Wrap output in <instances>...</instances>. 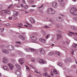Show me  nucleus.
I'll use <instances>...</instances> for the list:
<instances>
[{"instance_id": "obj_1", "label": "nucleus", "mask_w": 77, "mask_h": 77, "mask_svg": "<svg viewBox=\"0 0 77 77\" xmlns=\"http://www.w3.org/2000/svg\"><path fill=\"white\" fill-rule=\"evenodd\" d=\"M0 15L2 17H4L6 15V14H10L11 12L10 10H8V11H2L0 10Z\"/></svg>"}, {"instance_id": "obj_2", "label": "nucleus", "mask_w": 77, "mask_h": 77, "mask_svg": "<svg viewBox=\"0 0 77 77\" xmlns=\"http://www.w3.org/2000/svg\"><path fill=\"white\" fill-rule=\"evenodd\" d=\"M70 13L73 15H77V10L75 8H72L70 10Z\"/></svg>"}, {"instance_id": "obj_3", "label": "nucleus", "mask_w": 77, "mask_h": 77, "mask_svg": "<svg viewBox=\"0 0 77 77\" xmlns=\"http://www.w3.org/2000/svg\"><path fill=\"white\" fill-rule=\"evenodd\" d=\"M47 12L49 14H55V11L52 8H49L47 10Z\"/></svg>"}, {"instance_id": "obj_4", "label": "nucleus", "mask_w": 77, "mask_h": 77, "mask_svg": "<svg viewBox=\"0 0 77 77\" xmlns=\"http://www.w3.org/2000/svg\"><path fill=\"white\" fill-rule=\"evenodd\" d=\"M15 73L17 75V77H21V72L19 70H17L15 71Z\"/></svg>"}, {"instance_id": "obj_5", "label": "nucleus", "mask_w": 77, "mask_h": 77, "mask_svg": "<svg viewBox=\"0 0 77 77\" xmlns=\"http://www.w3.org/2000/svg\"><path fill=\"white\" fill-rule=\"evenodd\" d=\"M25 50L26 51H31L32 52H33L36 51V50L33 48H25Z\"/></svg>"}, {"instance_id": "obj_6", "label": "nucleus", "mask_w": 77, "mask_h": 77, "mask_svg": "<svg viewBox=\"0 0 77 77\" xmlns=\"http://www.w3.org/2000/svg\"><path fill=\"white\" fill-rule=\"evenodd\" d=\"M52 6L54 8H57V3L56 2H54L52 3Z\"/></svg>"}, {"instance_id": "obj_7", "label": "nucleus", "mask_w": 77, "mask_h": 77, "mask_svg": "<svg viewBox=\"0 0 77 77\" xmlns=\"http://www.w3.org/2000/svg\"><path fill=\"white\" fill-rule=\"evenodd\" d=\"M3 60L2 62L4 63H7L8 62V60L5 57H4L3 59Z\"/></svg>"}, {"instance_id": "obj_8", "label": "nucleus", "mask_w": 77, "mask_h": 77, "mask_svg": "<svg viewBox=\"0 0 77 77\" xmlns=\"http://www.w3.org/2000/svg\"><path fill=\"white\" fill-rule=\"evenodd\" d=\"M8 66H9L10 69L11 70H12L13 68H14V66L11 63H8Z\"/></svg>"}, {"instance_id": "obj_9", "label": "nucleus", "mask_w": 77, "mask_h": 77, "mask_svg": "<svg viewBox=\"0 0 77 77\" xmlns=\"http://www.w3.org/2000/svg\"><path fill=\"white\" fill-rule=\"evenodd\" d=\"M2 51L4 53H5V54H9V51L7 50H6L5 49H2Z\"/></svg>"}, {"instance_id": "obj_10", "label": "nucleus", "mask_w": 77, "mask_h": 77, "mask_svg": "<svg viewBox=\"0 0 77 77\" xmlns=\"http://www.w3.org/2000/svg\"><path fill=\"white\" fill-rule=\"evenodd\" d=\"M30 37L32 40H33L34 41H36V40H37V38H36V37L33 36L32 35H31Z\"/></svg>"}, {"instance_id": "obj_11", "label": "nucleus", "mask_w": 77, "mask_h": 77, "mask_svg": "<svg viewBox=\"0 0 77 77\" xmlns=\"http://www.w3.org/2000/svg\"><path fill=\"white\" fill-rule=\"evenodd\" d=\"M39 52H40V53H41V54H45V51L44 49L41 48L39 50Z\"/></svg>"}, {"instance_id": "obj_12", "label": "nucleus", "mask_w": 77, "mask_h": 77, "mask_svg": "<svg viewBox=\"0 0 77 77\" xmlns=\"http://www.w3.org/2000/svg\"><path fill=\"white\" fill-rule=\"evenodd\" d=\"M30 21L31 23H35V20L33 18H30Z\"/></svg>"}, {"instance_id": "obj_13", "label": "nucleus", "mask_w": 77, "mask_h": 77, "mask_svg": "<svg viewBox=\"0 0 77 77\" xmlns=\"http://www.w3.org/2000/svg\"><path fill=\"white\" fill-rule=\"evenodd\" d=\"M15 66L17 67V68L19 69H21V66H20V65H19L18 64H16L15 65Z\"/></svg>"}, {"instance_id": "obj_14", "label": "nucleus", "mask_w": 77, "mask_h": 77, "mask_svg": "<svg viewBox=\"0 0 77 77\" xmlns=\"http://www.w3.org/2000/svg\"><path fill=\"white\" fill-rule=\"evenodd\" d=\"M19 62L21 65H23L24 63V60L23 59H20L19 60Z\"/></svg>"}, {"instance_id": "obj_15", "label": "nucleus", "mask_w": 77, "mask_h": 77, "mask_svg": "<svg viewBox=\"0 0 77 77\" xmlns=\"http://www.w3.org/2000/svg\"><path fill=\"white\" fill-rule=\"evenodd\" d=\"M39 62L41 63H46V62L42 60H39Z\"/></svg>"}, {"instance_id": "obj_16", "label": "nucleus", "mask_w": 77, "mask_h": 77, "mask_svg": "<svg viewBox=\"0 0 77 77\" xmlns=\"http://www.w3.org/2000/svg\"><path fill=\"white\" fill-rule=\"evenodd\" d=\"M3 68L4 69H5V70H6V71H8L9 70V68H8V66H3Z\"/></svg>"}, {"instance_id": "obj_17", "label": "nucleus", "mask_w": 77, "mask_h": 77, "mask_svg": "<svg viewBox=\"0 0 77 77\" xmlns=\"http://www.w3.org/2000/svg\"><path fill=\"white\" fill-rule=\"evenodd\" d=\"M39 40L40 41L42 42H43L44 43H45L46 42V40L44 39H43L42 38H40Z\"/></svg>"}, {"instance_id": "obj_18", "label": "nucleus", "mask_w": 77, "mask_h": 77, "mask_svg": "<svg viewBox=\"0 0 77 77\" xmlns=\"http://www.w3.org/2000/svg\"><path fill=\"white\" fill-rule=\"evenodd\" d=\"M57 21H62V19H61V18H60V17H57Z\"/></svg>"}, {"instance_id": "obj_19", "label": "nucleus", "mask_w": 77, "mask_h": 77, "mask_svg": "<svg viewBox=\"0 0 77 77\" xmlns=\"http://www.w3.org/2000/svg\"><path fill=\"white\" fill-rule=\"evenodd\" d=\"M19 38H21V39H22L23 41H24V37H23V36L22 35H20L19 36Z\"/></svg>"}, {"instance_id": "obj_20", "label": "nucleus", "mask_w": 77, "mask_h": 77, "mask_svg": "<svg viewBox=\"0 0 77 77\" xmlns=\"http://www.w3.org/2000/svg\"><path fill=\"white\" fill-rule=\"evenodd\" d=\"M62 37V35H61L60 34H57V39H60V38Z\"/></svg>"}, {"instance_id": "obj_21", "label": "nucleus", "mask_w": 77, "mask_h": 77, "mask_svg": "<svg viewBox=\"0 0 77 77\" xmlns=\"http://www.w3.org/2000/svg\"><path fill=\"white\" fill-rule=\"evenodd\" d=\"M73 47H74V48H76L77 47V44L74 43L72 45Z\"/></svg>"}, {"instance_id": "obj_22", "label": "nucleus", "mask_w": 77, "mask_h": 77, "mask_svg": "<svg viewBox=\"0 0 77 77\" xmlns=\"http://www.w3.org/2000/svg\"><path fill=\"white\" fill-rule=\"evenodd\" d=\"M15 6H16L17 8H20V3H18L17 4H15Z\"/></svg>"}, {"instance_id": "obj_23", "label": "nucleus", "mask_w": 77, "mask_h": 77, "mask_svg": "<svg viewBox=\"0 0 77 77\" xmlns=\"http://www.w3.org/2000/svg\"><path fill=\"white\" fill-rule=\"evenodd\" d=\"M54 54V53L53 52H50L48 54V55L49 56H52Z\"/></svg>"}, {"instance_id": "obj_24", "label": "nucleus", "mask_w": 77, "mask_h": 77, "mask_svg": "<svg viewBox=\"0 0 77 77\" xmlns=\"http://www.w3.org/2000/svg\"><path fill=\"white\" fill-rule=\"evenodd\" d=\"M53 71H54V73L55 74H58L57 72V71H56V69H54L53 70Z\"/></svg>"}, {"instance_id": "obj_25", "label": "nucleus", "mask_w": 77, "mask_h": 77, "mask_svg": "<svg viewBox=\"0 0 77 77\" xmlns=\"http://www.w3.org/2000/svg\"><path fill=\"white\" fill-rule=\"evenodd\" d=\"M25 67H26V70H27V71H29V70H30V69H29V67L26 66H25Z\"/></svg>"}, {"instance_id": "obj_26", "label": "nucleus", "mask_w": 77, "mask_h": 77, "mask_svg": "<svg viewBox=\"0 0 77 77\" xmlns=\"http://www.w3.org/2000/svg\"><path fill=\"white\" fill-rule=\"evenodd\" d=\"M56 54L58 56H60V53L59 52H56Z\"/></svg>"}, {"instance_id": "obj_27", "label": "nucleus", "mask_w": 77, "mask_h": 77, "mask_svg": "<svg viewBox=\"0 0 77 77\" xmlns=\"http://www.w3.org/2000/svg\"><path fill=\"white\" fill-rule=\"evenodd\" d=\"M43 75L44 76H47V75H48V73L47 72H46L45 73H44Z\"/></svg>"}, {"instance_id": "obj_28", "label": "nucleus", "mask_w": 77, "mask_h": 77, "mask_svg": "<svg viewBox=\"0 0 77 77\" xmlns=\"http://www.w3.org/2000/svg\"><path fill=\"white\" fill-rule=\"evenodd\" d=\"M18 15V12H16L15 14H14V17H17Z\"/></svg>"}, {"instance_id": "obj_29", "label": "nucleus", "mask_w": 77, "mask_h": 77, "mask_svg": "<svg viewBox=\"0 0 77 77\" xmlns=\"http://www.w3.org/2000/svg\"><path fill=\"white\" fill-rule=\"evenodd\" d=\"M58 65L60 66H63V65L60 63H59L58 64Z\"/></svg>"}, {"instance_id": "obj_30", "label": "nucleus", "mask_w": 77, "mask_h": 77, "mask_svg": "<svg viewBox=\"0 0 77 77\" xmlns=\"http://www.w3.org/2000/svg\"><path fill=\"white\" fill-rule=\"evenodd\" d=\"M60 5L61 6H65V3H63L60 4Z\"/></svg>"}, {"instance_id": "obj_31", "label": "nucleus", "mask_w": 77, "mask_h": 77, "mask_svg": "<svg viewBox=\"0 0 77 77\" xmlns=\"http://www.w3.org/2000/svg\"><path fill=\"white\" fill-rule=\"evenodd\" d=\"M69 33H72V34H73L74 35H77V33H74L70 31H69Z\"/></svg>"}, {"instance_id": "obj_32", "label": "nucleus", "mask_w": 77, "mask_h": 77, "mask_svg": "<svg viewBox=\"0 0 77 77\" xmlns=\"http://www.w3.org/2000/svg\"><path fill=\"white\" fill-rule=\"evenodd\" d=\"M35 72H36V73H37V74H40V72H38V71H37V70H35Z\"/></svg>"}, {"instance_id": "obj_33", "label": "nucleus", "mask_w": 77, "mask_h": 77, "mask_svg": "<svg viewBox=\"0 0 77 77\" xmlns=\"http://www.w3.org/2000/svg\"><path fill=\"white\" fill-rule=\"evenodd\" d=\"M50 35L49 34L46 37V39H48V37H50Z\"/></svg>"}, {"instance_id": "obj_34", "label": "nucleus", "mask_w": 77, "mask_h": 77, "mask_svg": "<svg viewBox=\"0 0 77 77\" xmlns=\"http://www.w3.org/2000/svg\"><path fill=\"white\" fill-rule=\"evenodd\" d=\"M12 4H11L9 6V7H8V9H9V8L10 9H12Z\"/></svg>"}, {"instance_id": "obj_35", "label": "nucleus", "mask_w": 77, "mask_h": 77, "mask_svg": "<svg viewBox=\"0 0 77 77\" xmlns=\"http://www.w3.org/2000/svg\"><path fill=\"white\" fill-rule=\"evenodd\" d=\"M70 62L69 60H64V62L65 63H66L67 62Z\"/></svg>"}, {"instance_id": "obj_36", "label": "nucleus", "mask_w": 77, "mask_h": 77, "mask_svg": "<svg viewBox=\"0 0 77 77\" xmlns=\"http://www.w3.org/2000/svg\"><path fill=\"white\" fill-rule=\"evenodd\" d=\"M24 8H25V9H27L28 8V6H27V5H26L24 7Z\"/></svg>"}, {"instance_id": "obj_37", "label": "nucleus", "mask_w": 77, "mask_h": 77, "mask_svg": "<svg viewBox=\"0 0 77 77\" xmlns=\"http://www.w3.org/2000/svg\"><path fill=\"white\" fill-rule=\"evenodd\" d=\"M44 27L45 28H50L49 26H48L47 25H45Z\"/></svg>"}, {"instance_id": "obj_38", "label": "nucleus", "mask_w": 77, "mask_h": 77, "mask_svg": "<svg viewBox=\"0 0 77 77\" xmlns=\"http://www.w3.org/2000/svg\"><path fill=\"white\" fill-rule=\"evenodd\" d=\"M71 29H74V28H75V26H72L71 27Z\"/></svg>"}, {"instance_id": "obj_39", "label": "nucleus", "mask_w": 77, "mask_h": 77, "mask_svg": "<svg viewBox=\"0 0 77 77\" xmlns=\"http://www.w3.org/2000/svg\"><path fill=\"white\" fill-rule=\"evenodd\" d=\"M16 43L17 44H21V42H16Z\"/></svg>"}, {"instance_id": "obj_40", "label": "nucleus", "mask_w": 77, "mask_h": 77, "mask_svg": "<svg viewBox=\"0 0 77 77\" xmlns=\"http://www.w3.org/2000/svg\"><path fill=\"white\" fill-rule=\"evenodd\" d=\"M34 1H29V3H34Z\"/></svg>"}, {"instance_id": "obj_41", "label": "nucleus", "mask_w": 77, "mask_h": 77, "mask_svg": "<svg viewBox=\"0 0 77 77\" xmlns=\"http://www.w3.org/2000/svg\"><path fill=\"white\" fill-rule=\"evenodd\" d=\"M22 3L23 4H26V2H25V1L24 0H23L22 1Z\"/></svg>"}, {"instance_id": "obj_42", "label": "nucleus", "mask_w": 77, "mask_h": 77, "mask_svg": "<svg viewBox=\"0 0 77 77\" xmlns=\"http://www.w3.org/2000/svg\"><path fill=\"white\" fill-rule=\"evenodd\" d=\"M31 61L33 62H35V60L34 59H32Z\"/></svg>"}, {"instance_id": "obj_43", "label": "nucleus", "mask_w": 77, "mask_h": 77, "mask_svg": "<svg viewBox=\"0 0 77 77\" xmlns=\"http://www.w3.org/2000/svg\"><path fill=\"white\" fill-rule=\"evenodd\" d=\"M73 20H77V17H76L75 18L74 17L73 18Z\"/></svg>"}, {"instance_id": "obj_44", "label": "nucleus", "mask_w": 77, "mask_h": 77, "mask_svg": "<svg viewBox=\"0 0 77 77\" xmlns=\"http://www.w3.org/2000/svg\"><path fill=\"white\" fill-rule=\"evenodd\" d=\"M74 51H72L71 52V54H72V55H73V54H74Z\"/></svg>"}, {"instance_id": "obj_45", "label": "nucleus", "mask_w": 77, "mask_h": 77, "mask_svg": "<svg viewBox=\"0 0 77 77\" xmlns=\"http://www.w3.org/2000/svg\"><path fill=\"white\" fill-rule=\"evenodd\" d=\"M3 8V6L1 5H0V9H2Z\"/></svg>"}, {"instance_id": "obj_46", "label": "nucleus", "mask_w": 77, "mask_h": 77, "mask_svg": "<svg viewBox=\"0 0 77 77\" xmlns=\"http://www.w3.org/2000/svg\"><path fill=\"white\" fill-rule=\"evenodd\" d=\"M56 26H57V27H59L60 26V25H59V24H56Z\"/></svg>"}, {"instance_id": "obj_47", "label": "nucleus", "mask_w": 77, "mask_h": 77, "mask_svg": "<svg viewBox=\"0 0 77 77\" xmlns=\"http://www.w3.org/2000/svg\"><path fill=\"white\" fill-rule=\"evenodd\" d=\"M49 21L51 22V23H53V20L51 19L49 20Z\"/></svg>"}, {"instance_id": "obj_48", "label": "nucleus", "mask_w": 77, "mask_h": 77, "mask_svg": "<svg viewBox=\"0 0 77 77\" xmlns=\"http://www.w3.org/2000/svg\"><path fill=\"white\" fill-rule=\"evenodd\" d=\"M5 29V28H3L2 29H1V32H3L4 31V29Z\"/></svg>"}, {"instance_id": "obj_49", "label": "nucleus", "mask_w": 77, "mask_h": 77, "mask_svg": "<svg viewBox=\"0 0 77 77\" xmlns=\"http://www.w3.org/2000/svg\"><path fill=\"white\" fill-rule=\"evenodd\" d=\"M29 66H30V67H31V68H34V69L35 68L34 67H33V66H32V65H29Z\"/></svg>"}, {"instance_id": "obj_50", "label": "nucleus", "mask_w": 77, "mask_h": 77, "mask_svg": "<svg viewBox=\"0 0 77 77\" xmlns=\"http://www.w3.org/2000/svg\"><path fill=\"white\" fill-rule=\"evenodd\" d=\"M33 34L34 35H38V34H37V33H33Z\"/></svg>"}, {"instance_id": "obj_51", "label": "nucleus", "mask_w": 77, "mask_h": 77, "mask_svg": "<svg viewBox=\"0 0 77 77\" xmlns=\"http://www.w3.org/2000/svg\"><path fill=\"white\" fill-rule=\"evenodd\" d=\"M59 1L60 2H62L63 1V0H59Z\"/></svg>"}, {"instance_id": "obj_52", "label": "nucleus", "mask_w": 77, "mask_h": 77, "mask_svg": "<svg viewBox=\"0 0 77 77\" xmlns=\"http://www.w3.org/2000/svg\"><path fill=\"white\" fill-rule=\"evenodd\" d=\"M68 34L70 36H72V34L70 33H68Z\"/></svg>"}, {"instance_id": "obj_53", "label": "nucleus", "mask_w": 77, "mask_h": 77, "mask_svg": "<svg viewBox=\"0 0 77 77\" xmlns=\"http://www.w3.org/2000/svg\"><path fill=\"white\" fill-rule=\"evenodd\" d=\"M51 76H52V77H53V73L51 72Z\"/></svg>"}, {"instance_id": "obj_54", "label": "nucleus", "mask_w": 77, "mask_h": 77, "mask_svg": "<svg viewBox=\"0 0 77 77\" xmlns=\"http://www.w3.org/2000/svg\"><path fill=\"white\" fill-rule=\"evenodd\" d=\"M5 26H9V24L7 23V24H5Z\"/></svg>"}, {"instance_id": "obj_55", "label": "nucleus", "mask_w": 77, "mask_h": 77, "mask_svg": "<svg viewBox=\"0 0 77 77\" xmlns=\"http://www.w3.org/2000/svg\"><path fill=\"white\" fill-rule=\"evenodd\" d=\"M73 30H77V28L75 27Z\"/></svg>"}, {"instance_id": "obj_56", "label": "nucleus", "mask_w": 77, "mask_h": 77, "mask_svg": "<svg viewBox=\"0 0 77 77\" xmlns=\"http://www.w3.org/2000/svg\"><path fill=\"white\" fill-rule=\"evenodd\" d=\"M20 5H21V7L22 8H23V4H21Z\"/></svg>"}, {"instance_id": "obj_57", "label": "nucleus", "mask_w": 77, "mask_h": 77, "mask_svg": "<svg viewBox=\"0 0 77 77\" xmlns=\"http://www.w3.org/2000/svg\"><path fill=\"white\" fill-rule=\"evenodd\" d=\"M73 68H76V65H74L73 66Z\"/></svg>"}, {"instance_id": "obj_58", "label": "nucleus", "mask_w": 77, "mask_h": 77, "mask_svg": "<svg viewBox=\"0 0 77 77\" xmlns=\"http://www.w3.org/2000/svg\"><path fill=\"white\" fill-rule=\"evenodd\" d=\"M36 6L35 5H34L32 6V7H33V8H34V7H36Z\"/></svg>"}, {"instance_id": "obj_59", "label": "nucleus", "mask_w": 77, "mask_h": 77, "mask_svg": "<svg viewBox=\"0 0 77 77\" xmlns=\"http://www.w3.org/2000/svg\"><path fill=\"white\" fill-rule=\"evenodd\" d=\"M9 19L10 20H12V17H9Z\"/></svg>"}, {"instance_id": "obj_60", "label": "nucleus", "mask_w": 77, "mask_h": 77, "mask_svg": "<svg viewBox=\"0 0 77 77\" xmlns=\"http://www.w3.org/2000/svg\"><path fill=\"white\" fill-rule=\"evenodd\" d=\"M51 46H54V44H51Z\"/></svg>"}, {"instance_id": "obj_61", "label": "nucleus", "mask_w": 77, "mask_h": 77, "mask_svg": "<svg viewBox=\"0 0 77 77\" xmlns=\"http://www.w3.org/2000/svg\"><path fill=\"white\" fill-rule=\"evenodd\" d=\"M30 11L31 12H33V10H32V9L30 10Z\"/></svg>"}, {"instance_id": "obj_62", "label": "nucleus", "mask_w": 77, "mask_h": 77, "mask_svg": "<svg viewBox=\"0 0 77 77\" xmlns=\"http://www.w3.org/2000/svg\"><path fill=\"white\" fill-rule=\"evenodd\" d=\"M19 25H20V26H23V24H22V23H20V24H19Z\"/></svg>"}, {"instance_id": "obj_63", "label": "nucleus", "mask_w": 77, "mask_h": 77, "mask_svg": "<svg viewBox=\"0 0 77 77\" xmlns=\"http://www.w3.org/2000/svg\"><path fill=\"white\" fill-rule=\"evenodd\" d=\"M28 77H32V76H31V75H29Z\"/></svg>"}, {"instance_id": "obj_64", "label": "nucleus", "mask_w": 77, "mask_h": 77, "mask_svg": "<svg viewBox=\"0 0 77 77\" xmlns=\"http://www.w3.org/2000/svg\"><path fill=\"white\" fill-rule=\"evenodd\" d=\"M66 77H72V76H66Z\"/></svg>"}]
</instances>
